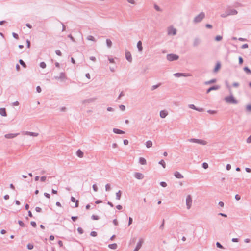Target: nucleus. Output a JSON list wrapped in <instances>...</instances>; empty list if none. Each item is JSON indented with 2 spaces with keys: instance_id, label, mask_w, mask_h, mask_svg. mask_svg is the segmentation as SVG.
<instances>
[{
  "instance_id": "nucleus-1",
  "label": "nucleus",
  "mask_w": 251,
  "mask_h": 251,
  "mask_svg": "<svg viewBox=\"0 0 251 251\" xmlns=\"http://www.w3.org/2000/svg\"><path fill=\"white\" fill-rule=\"evenodd\" d=\"M225 101L228 103L230 104H237L238 101L235 99V98L233 97L232 95L230 96L226 97L225 98Z\"/></svg>"
},
{
  "instance_id": "nucleus-2",
  "label": "nucleus",
  "mask_w": 251,
  "mask_h": 251,
  "mask_svg": "<svg viewBox=\"0 0 251 251\" xmlns=\"http://www.w3.org/2000/svg\"><path fill=\"white\" fill-rule=\"evenodd\" d=\"M204 17L205 13L203 12H201L194 18L193 22L194 23H200L204 18Z\"/></svg>"
},
{
  "instance_id": "nucleus-3",
  "label": "nucleus",
  "mask_w": 251,
  "mask_h": 251,
  "mask_svg": "<svg viewBox=\"0 0 251 251\" xmlns=\"http://www.w3.org/2000/svg\"><path fill=\"white\" fill-rule=\"evenodd\" d=\"M188 141L202 145H205L207 144V142L206 141L198 139L191 138L188 139Z\"/></svg>"
},
{
  "instance_id": "nucleus-4",
  "label": "nucleus",
  "mask_w": 251,
  "mask_h": 251,
  "mask_svg": "<svg viewBox=\"0 0 251 251\" xmlns=\"http://www.w3.org/2000/svg\"><path fill=\"white\" fill-rule=\"evenodd\" d=\"M166 57L168 61H173L178 60L179 56L176 54H168L167 55Z\"/></svg>"
},
{
  "instance_id": "nucleus-5",
  "label": "nucleus",
  "mask_w": 251,
  "mask_h": 251,
  "mask_svg": "<svg viewBox=\"0 0 251 251\" xmlns=\"http://www.w3.org/2000/svg\"><path fill=\"white\" fill-rule=\"evenodd\" d=\"M192 203V198L190 195H188L186 199V204L187 206V208L188 209H189L191 206Z\"/></svg>"
},
{
  "instance_id": "nucleus-6",
  "label": "nucleus",
  "mask_w": 251,
  "mask_h": 251,
  "mask_svg": "<svg viewBox=\"0 0 251 251\" xmlns=\"http://www.w3.org/2000/svg\"><path fill=\"white\" fill-rule=\"evenodd\" d=\"M54 78L56 80H60L62 81H64L67 79L66 74L64 72H61L60 73L59 76H55Z\"/></svg>"
},
{
  "instance_id": "nucleus-7",
  "label": "nucleus",
  "mask_w": 251,
  "mask_h": 251,
  "mask_svg": "<svg viewBox=\"0 0 251 251\" xmlns=\"http://www.w3.org/2000/svg\"><path fill=\"white\" fill-rule=\"evenodd\" d=\"M173 75L176 77H179L181 76L188 77L192 75L190 74H186L182 73H176L174 74Z\"/></svg>"
},
{
  "instance_id": "nucleus-8",
  "label": "nucleus",
  "mask_w": 251,
  "mask_h": 251,
  "mask_svg": "<svg viewBox=\"0 0 251 251\" xmlns=\"http://www.w3.org/2000/svg\"><path fill=\"white\" fill-rule=\"evenodd\" d=\"M176 34V29L173 27H169L168 29L169 35H175Z\"/></svg>"
},
{
  "instance_id": "nucleus-9",
  "label": "nucleus",
  "mask_w": 251,
  "mask_h": 251,
  "mask_svg": "<svg viewBox=\"0 0 251 251\" xmlns=\"http://www.w3.org/2000/svg\"><path fill=\"white\" fill-rule=\"evenodd\" d=\"M134 176L136 179H139V180L143 179L144 177V175L143 174H142L141 173H139V172L135 173L134 174Z\"/></svg>"
},
{
  "instance_id": "nucleus-10",
  "label": "nucleus",
  "mask_w": 251,
  "mask_h": 251,
  "mask_svg": "<svg viewBox=\"0 0 251 251\" xmlns=\"http://www.w3.org/2000/svg\"><path fill=\"white\" fill-rule=\"evenodd\" d=\"M19 134V133H8V134H6L4 135V137L5 138H7V139H12V138H14L15 137H16V136H17Z\"/></svg>"
},
{
  "instance_id": "nucleus-11",
  "label": "nucleus",
  "mask_w": 251,
  "mask_h": 251,
  "mask_svg": "<svg viewBox=\"0 0 251 251\" xmlns=\"http://www.w3.org/2000/svg\"><path fill=\"white\" fill-rule=\"evenodd\" d=\"M219 88H220V86L219 85H214V86H212L210 87V88H209L208 89H207L206 93L208 94L210 92H211V91H213V90H218Z\"/></svg>"
},
{
  "instance_id": "nucleus-12",
  "label": "nucleus",
  "mask_w": 251,
  "mask_h": 251,
  "mask_svg": "<svg viewBox=\"0 0 251 251\" xmlns=\"http://www.w3.org/2000/svg\"><path fill=\"white\" fill-rule=\"evenodd\" d=\"M23 134L26 135H29L31 136H33V137H37L39 135V134L38 133L29 132V131H25L23 133Z\"/></svg>"
},
{
  "instance_id": "nucleus-13",
  "label": "nucleus",
  "mask_w": 251,
  "mask_h": 251,
  "mask_svg": "<svg viewBox=\"0 0 251 251\" xmlns=\"http://www.w3.org/2000/svg\"><path fill=\"white\" fill-rule=\"evenodd\" d=\"M126 60L129 62H131L132 61V58L131 54L130 52L126 51Z\"/></svg>"
},
{
  "instance_id": "nucleus-14",
  "label": "nucleus",
  "mask_w": 251,
  "mask_h": 251,
  "mask_svg": "<svg viewBox=\"0 0 251 251\" xmlns=\"http://www.w3.org/2000/svg\"><path fill=\"white\" fill-rule=\"evenodd\" d=\"M201 42L200 39L199 38H195L193 41V46L194 47H197Z\"/></svg>"
},
{
  "instance_id": "nucleus-15",
  "label": "nucleus",
  "mask_w": 251,
  "mask_h": 251,
  "mask_svg": "<svg viewBox=\"0 0 251 251\" xmlns=\"http://www.w3.org/2000/svg\"><path fill=\"white\" fill-rule=\"evenodd\" d=\"M228 15H235L238 13V12L235 9H228L227 10Z\"/></svg>"
},
{
  "instance_id": "nucleus-16",
  "label": "nucleus",
  "mask_w": 251,
  "mask_h": 251,
  "mask_svg": "<svg viewBox=\"0 0 251 251\" xmlns=\"http://www.w3.org/2000/svg\"><path fill=\"white\" fill-rule=\"evenodd\" d=\"M96 100V98H90V99H85L83 101V103L85 104V103H92V102H94Z\"/></svg>"
},
{
  "instance_id": "nucleus-17",
  "label": "nucleus",
  "mask_w": 251,
  "mask_h": 251,
  "mask_svg": "<svg viewBox=\"0 0 251 251\" xmlns=\"http://www.w3.org/2000/svg\"><path fill=\"white\" fill-rule=\"evenodd\" d=\"M168 114V113L166 110H161L160 112V116L162 118H165Z\"/></svg>"
},
{
  "instance_id": "nucleus-18",
  "label": "nucleus",
  "mask_w": 251,
  "mask_h": 251,
  "mask_svg": "<svg viewBox=\"0 0 251 251\" xmlns=\"http://www.w3.org/2000/svg\"><path fill=\"white\" fill-rule=\"evenodd\" d=\"M137 47L138 48L139 52H141L143 50V47H142V43L141 41H139L137 42Z\"/></svg>"
},
{
  "instance_id": "nucleus-19",
  "label": "nucleus",
  "mask_w": 251,
  "mask_h": 251,
  "mask_svg": "<svg viewBox=\"0 0 251 251\" xmlns=\"http://www.w3.org/2000/svg\"><path fill=\"white\" fill-rule=\"evenodd\" d=\"M221 65L220 62H217L213 70L214 73H216L221 68Z\"/></svg>"
},
{
  "instance_id": "nucleus-20",
  "label": "nucleus",
  "mask_w": 251,
  "mask_h": 251,
  "mask_svg": "<svg viewBox=\"0 0 251 251\" xmlns=\"http://www.w3.org/2000/svg\"><path fill=\"white\" fill-rule=\"evenodd\" d=\"M174 176L176 178H178V179H181V178H183V175L180 173H179V172H177V171L175 172Z\"/></svg>"
},
{
  "instance_id": "nucleus-21",
  "label": "nucleus",
  "mask_w": 251,
  "mask_h": 251,
  "mask_svg": "<svg viewBox=\"0 0 251 251\" xmlns=\"http://www.w3.org/2000/svg\"><path fill=\"white\" fill-rule=\"evenodd\" d=\"M0 114L2 116H6L7 113L6 111V109L5 108H0Z\"/></svg>"
},
{
  "instance_id": "nucleus-22",
  "label": "nucleus",
  "mask_w": 251,
  "mask_h": 251,
  "mask_svg": "<svg viewBox=\"0 0 251 251\" xmlns=\"http://www.w3.org/2000/svg\"><path fill=\"white\" fill-rule=\"evenodd\" d=\"M76 154L79 158H82L84 155L83 152L80 149H79L76 152Z\"/></svg>"
},
{
  "instance_id": "nucleus-23",
  "label": "nucleus",
  "mask_w": 251,
  "mask_h": 251,
  "mask_svg": "<svg viewBox=\"0 0 251 251\" xmlns=\"http://www.w3.org/2000/svg\"><path fill=\"white\" fill-rule=\"evenodd\" d=\"M113 131L114 133L116 134H121L125 133V132L124 131L117 128H113Z\"/></svg>"
},
{
  "instance_id": "nucleus-24",
  "label": "nucleus",
  "mask_w": 251,
  "mask_h": 251,
  "mask_svg": "<svg viewBox=\"0 0 251 251\" xmlns=\"http://www.w3.org/2000/svg\"><path fill=\"white\" fill-rule=\"evenodd\" d=\"M139 162L142 165H146L147 164L146 160L143 157H140Z\"/></svg>"
},
{
  "instance_id": "nucleus-25",
  "label": "nucleus",
  "mask_w": 251,
  "mask_h": 251,
  "mask_svg": "<svg viewBox=\"0 0 251 251\" xmlns=\"http://www.w3.org/2000/svg\"><path fill=\"white\" fill-rule=\"evenodd\" d=\"M143 243V240L142 239H140L139 241V242L137 243L136 248H137L138 249H140Z\"/></svg>"
},
{
  "instance_id": "nucleus-26",
  "label": "nucleus",
  "mask_w": 251,
  "mask_h": 251,
  "mask_svg": "<svg viewBox=\"0 0 251 251\" xmlns=\"http://www.w3.org/2000/svg\"><path fill=\"white\" fill-rule=\"evenodd\" d=\"M216 79H211L210 80H209V81H205L204 82V84L205 85H209V84H212V83H214L216 82Z\"/></svg>"
},
{
  "instance_id": "nucleus-27",
  "label": "nucleus",
  "mask_w": 251,
  "mask_h": 251,
  "mask_svg": "<svg viewBox=\"0 0 251 251\" xmlns=\"http://www.w3.org/2000/svg\"><path fill=\"white\" fill-rule=\"evenodd\" d=\"M121 191L119 190L118 192L116 193V199L117 200H120L121 197Z\"/></svg>"
},
{
  "instance_id": "nucleus-28",
  "label": "nucleus",
  "mask_w": 251,
  "mask_h": 251,
  "mask_svg": "<svg viewBox=\"0 0 251 251\" xmlns=\"http://www.w3.org/2000/svg\"><path fill=\"white\" fill-rule=\"evenodd\" d=\"M108 247L111 249H116L117 248V245L116 243L109 244Z\"/></svg>"
},
{
  "instance_id": "nucleus-29",
  "label": "nucleus",
  "mask_w": 251,
  "mask_h": 251,
  "mask_svg": "<svg viewBox=\"0 0 251 251\" xmlns=\"http://www.w3.org/2000/svg\"><path fill=\"white\" fill-rule=\"evenodd\" d=\"M106 45H107V47L108 48H111L112 46V41L110 39H107L106 40Z\"/></svg>"
},
{
  "instance_id": "nucleus-30",
  "label": "nucleus",
  "mask_w": 251,
  "mask_h": 251,
  "mask_svg": "<svg viewBox=\"0 0 251 251\" xmlns=\"http://www.w3.org/2000/svg\"><path fill=\"white\" fill-rule=\"evenodd\" d=\"M152 142L150 140L147 141L146 142V146L147 148H148L151 147L152 146Z\"/></svg>"
},
{
  "instance_id": "nucleus-31",
  "label": "nucleus",
  "mask_w": 251,
  "mask_h": 251,
  "mask_svg": "<svg viewBox=\"0 0 251 251\" xmlns=\"http://www.w3.org/2000/svg\"><path fill=\"white\" fill-rule=\"evenodd\" d=\"M86 39L88 40H90V41H94V42L96 41L95 38L93 36H91V35L88 36L87 37Z\"/></svg>"
},
{
  "instance_id": "nucleus-32",
  "label": "nucleus",
  "mask_w": 251,
  "mask_h": 251,
  "mask_svg": "<svg viewBox=\"0 0 251 251\" xmlns=\"http://www.w3.org/2000/svg\"><path fill=\"white\" fill-rule=\"evenodd\" d=\"M19 63L24 67V68H26V64L25 63V62L22 60V59H20L19 61Z\"/></svg>"
},
{
  "instance_id": "nucleus-33",
  "label": "nucleus",
  "mask_w": 251,
  "mask_h": 251,
  "mask_svg": "<svg viewBox=\"0 0 251 251\" xmlns=\"http://www.w3.org/2000/svg\"><path fill=\"white\" fill-rule=\"evenodd\" d=\"M244 70L248 74H251V70L247 66L244 68Z\"/></svg>"
},
{
  "instance_id": "nucleus-34",
  "label": "nucleus",
  "mask_w": 251,
  "mask_h": 251,
  "mask_svg": "<svg viewBox=\"0 0 251 251\" xmlns=\"http://www.w3.org/2000/svg\"><path fill=\"white\" fill-rule=\"evenodd\" d=\"M159 164H160L163 168H165L166 167V163L165 162V161L163 160H161L159 162Z\"/></svg>"
},
{
  "instance_id": "nucleus-35",
  "label": "nucleus",
  "mask_w": 251,
  "mask_h": 251,
  "mask_svg": "<svg viewBox=\"0 0 251 251\" xmlns=\"http://www.w3.org/2000/svg\"><path fill=\"white\" fill-rule=\"evenodd\" d=\"M161 84L159 83L156 85H153L151 88V90L153 91L160 86Z\"/></svg>"
},
{
  "instance_id": "nucleus-36",
  "label": "nucleus",
  "mask_w": 251,
  "mask_h": 251,
  "mask_svg": "<svg viewBox=\"0 0 251 251\" xmlns=\"http://www.w3.org/2000/svg\"><path fill=\"white\" fill-rule=\"evenodd\" d=\"M154 7L156 11H159V12L162 11V9L157 4H154Z\"/></svg>"
},
{
  "instance_id": "nucleus-37",
  "label": "nucleus",
  "mask_w": 251,
  "mask_h": 251,
  "mask_svg": "<svg viewBox=\"0 0 251 251\" xmlns=\"http://www.w3.org/2000/svg\"><path fill=\"white\" fill-rule=\"evenodd\" d=\"M40 67L43 69H44L46 67V64L44 62H41L40 63Z\"/></svg>"
},
{
  "instance_id": "nucleus-38",
  "label": "nucleus",
  "mask_w": 251,
  "mask_h": 251,
  "mask_svg": "<svg viewBox=\"0 0 251 251\" xmlns=\"http://www.w3.org/2000/svg\"><path fill=\"white\" fill-rule=\"evenodd\" d=\"M222 39V36H220V35L216 36L215 37V40L216 41H221Z\"/></svg>"
},
{
  "instance_id": "nucleus-39",
  "label": "nucleus",
  "mask_w": 251,
  "mask_h": 251,
  "mask_svg": "<svg viewBox=\"0 0 251 251\" xmlns=\"http://www.w3.org/2000/svg\"><path fill=\"white\" fill-rule=\"evenodd\" d=\"M34 247V246L32 244H28L27 245V248L28 250H32Z\"/></svg>"
},
{
  "instance_id": "nucleus-40",
  "label": "nucleus",
  "mask_w": 251,
  "mask_h": 251,
  "mask_svg": "<svg viewBox=\"0 0 251 251\" xmlns=\"http://www.w3.org/2000/svg\"><path fill=\"white\" fill-rule=\"evenodd\" d=\"M111 190L110 185L109 184H107L105 185V190L106 191H109Z\"/></svg>"
},
{
  "instance_id": "nucleus-41",
  "label": "nucleus",
  "mask_w": 251,
  "mask_h": 251,
  "mask_svg": "<svg viewBox=\"0 0 251 251\" xmlns=\"http://www.w3.org/2000/svg\"><path fill=\"white\" fill-rule=\"evenodd\" d=\"M91 218L93 220H97L99 219V217L97 215H92L91 216Z\"/></svg>"
},
{
  "instance_id": "nucleus-42",
  "label": "nucleus",
  "mask_w": 251,
  "mask_h": 251,
  "mask_svg": "<svg viewBox=\"0 0 251 251\" xmlns=\"http://www.w3.org/2000/svg\"><path fill=\"white\" fill-rule=\"evenodd\" d=\"M216 246L217 248H220V249H224V247L223 245L221 244L219 242H217L216 244Z\"/></svg>"
},
{
  "instance_id": "nucleus-43",
  "label": "nucleus",
  "mask_w": 251,
  "mask_h": 251,
  "mask_svg": "<svg viewBox=\"0 0 251 251\" xmlns=\"http://www.w3.org/2000/svg\"><path fill=\"white\" fill-rule=\"evenodd\" d=\"M202 167H203L204 169H207V168H208V164H207V163H206V162H204V163H202Z\"/></svg>"
},
{
  "instance_id": "nucleus-44",
  "label": "nucleus",
  "mask_w": 251,
  "mask_h": 251,
  "mask_svg": "<svg viewBox=\"0 0 251 251\" xmlns=\"http://www.w3.org/2000/svg\"><path fill=\"white\" fill-rule=\"evenodd\" d=\"M246 109L247 111L251 112V105H247Z\"/></svg>"
},
{
  "instance_id": "nucleus-45",
  "label": "nucleus",
  "mask_w": 251,
  "mask_h": 251,
  "mask_svg": "<svg viewBox=\"0 0 251 251\" xmlns=\"http://www.w3.org/2000/svg\"><path fill=\"white\" fill-rule=\"evenodd\" d=\"M77 231L80 234H82L84 232L83 229L81 227H78L77 228Z\"/></svg>"
},
{
  "instance_id": "nucleus-46",
  "label": "nucleus",
  "mask_w": 251,
  "mask_h": 251,
  "mask_svg": "<svg viewBox=\"0 0 251 251\" xmlns=\"http://www.w3.org/2000/svg\"><path fill=\"white\" fill-rule=\"evenodd\" d=\"M188 106L190 108L194 109L195 110L197 109V108L194 104H189Z\"/></svg>"
},
{
  "instance_id": "nucleus-47",
  "label": "nucleus",
  "mask_w": 251,
  "mask_h": 251,
  "mask_svg": "<svg viewBox=\"0 0 251 251\" xmlns=\"http://www.w3.org/2000/svg\"><path fill=\"white\" fill-rule=\"evenodd\" d=\"M18 224H19V225L21 226V227H24L25 226V224L23 223V221H21V220H19L18 221Z\"/></svg>"
},
{
  "instance_id": "nucleus-48",
  "label": "nucleus",
  "mask_w": 251,
  "mask_h": 251,
  "mask_svg": "<svg viewBox=\"0 0 251 251\" xmlns=\"http://www.w3.org/2000/svg\"><path fill=\"white\" fill-rule=\"evenodd\" d=\"M160 185L163 187H166L167 186V183L165 182L162 181L160 183Z\"/></svg>"
},
{
  "instance_id": "nucleus-49",
  "label": "nucleus",
  "mask_w": 251,
  "mask_h": 251,
  "mask_svg": "<svg viewBox=\"0 0 251 251\" xmlns=\"http://www.w3.org/2000/svg\"><path fill=\"white\" fill-rule=\"evenodd\" d=\"M12 35H13V37L15 38L16 39H19V36L18 35L15 33V32H13L12 33Z\"/></svg>"
},
{
  "instance_id": "nucleus-50",
  "label": "nucleus",
  "mask_w": 251,
  "mask_h": 251,
  "mask_svg": "<svg viewBox=\"0 0 251 251\" xmlns=\"http://www.w3.org/2000/svg\"><path fill=\"white\" fill-rule=\"evenodd\" d=\"M90 235L93 237H96L97 235V233L96 231H92L90 233Z\"/></svg>"
},
{
  "instance_id": "nucleus-51",
  "label": "nucleus",
  "mask_w": 251,
  "mask_h": 251,
  "mask_svg": "<svg viewBox=\"0 0 251 251\" xmlns=\"http://www.w3.org/2000/svg\"><path fill=\"white\" fill-rule=\"evenodd\" d=\"M55 53L58 56H62V53L60 50H56Z\"/></svg>"
},
{
  "instance_id": "nucleus-52",
  "label": "nucleus",
  "mask_w": 251,
  "mask_h": 251,
  "mask_svg": "<svg viewBox=\"0 0 251 251\" xmlns=\"http://www.w3.org/2000/svg\"><path fill=\"white\" fill-rule=\"evenodd\" d=\"M92 187L95 192H97L98 191V189L96 184H93Z\"/></svg>"
},
{
  "instance_id": "nucleus-53",
  "label": "nucleus",
  "mask_w": 251,
  "mask_h": 251,
  "mask_svg": "<svg viewBox=\"0 0 251 251\" xmlns=\"http://www.w3.org/2000/svg\"><path fill=\"white\" fill-rule=\"evenodd\" d=\"M228 16H229V15H228L227 11L225 13H223V14H221V16L223 18H226Z\"/></svg>"
},
{
  "instance_id": "nucleus-54",
  "label": "nucleus",
  "mask_w": 251,
  "mask_h": 251,
  "mask_svg": "<svg viewBox=\"0 0 251 251\" xmlns=\"http://www.w3.org/2000/svg\"><path fill=\"white\" fill-rule=\"evenodd\" d=\"M119 108L122 111H125L126 109V107L124 105H120Z\"/></svg>"
},
{
  "instance_id": "nucleus-55",
  "label": "nucleus",
  "mask_w": 251,
  "mask_h": 251,
  "mask_svg": "<svg viewBox=\"0 0 251 251\" xmlns=\"http://www.w3.org/2000/svg\"><path fill=\"white\" fill-rule=\"evenodd\" d=\"M30 224L33 227H36L37 226L36 223L34 221H31Z\"/></svg>"
},
{
  "instance_id": "nucleus-56",
  "label": "nucleus",
  "mask_w": 251,
  "mask_h": 251,
  "mask_svg": "<svg viewBox=\"0 0 251 251\" xmlns=\"http://www.w3.org/2000/svg\"><path fill=\"white\" fill-rule=\"evenodd\" d=\"M164 219L163 220L162 223L160 226L159 228L160 229L162 230L163 229V228H164Z\"/></svg>"
},
{
  "instance_id": "nucleus-57",
  "label": "nucleus",
  "mask_w": 251,
  "mask_h": 251,
  "mask_svg": "<svg viewBox=\"0 0 251 251\" xmlns=\"http://www.w3.org/2000/svg\"><path fill=\"white\" fill-rule=\"evenodd\" d=\"M68 37H69L73 42H75V39L72 36L71 34H69L68 36Z\"/></svg>"
},
{
  "instance_id": "nucleus-58",
  "label": "nucleus",
  "mask_w": 251,
  "mask_h": 251,
  "mask_svg": "<svg viewBox=\"0 0 251 251\" xmlns=\"http://www.w3.org/2000/svg\"><path fill=\"white\" fill-rule=\"evenodd\" d=\"M243 63V59L241 56H239V64H242Z\"/></svg>"
},
{
  "instance_id": "nucleus-59",
  "label": "nucleus",
  "mask_w": 251,
  "mask_h": 251,
  "mask_svg": "<svg viewBox=\"0 0 251 251\" xmlns=\"http://www.w3.org/2000/svg\"><path fill=\"white\" fill-rule=\"evenodd\" d=\"M235 199L237 200V201H239L240 199H241V197L238 194H236L235 196Z\"/></svg>"
},
{
  "instance_id": "nucleus-60",
  "label": "nucleus",
  "mask_w": 251,
  "mask_h": 251,
  "mask_svg": "<svg viewBox=\"0 0 251 251\" xmlns=\"http://www.w3.org/2000/svg\"><path fill=\"white\" fill-rule=\"evenodd\" d=\"M46 176H42L40 178V181L41 182H45L46 181Z\"/></svg>"
},
{
  "instance_id": "nucleus-61",
  "label": "nucleus",
  "mask_w": 251,
  "mask_h": 251,
  "mask_svg": "<svg viewBox=\"0 0 251 251\" xmlns=\"http://www.w3.org/2000/svg\"><path fill=\"white\" fill-rule=\"evenodd\" d=\"M35 210L37 212H41L42 211V209L39 207H36L35 208Z\"/></svg>"
},
{
  "instance_id": "nucleus-62",
  "label": "nucleus",
  "mask_w": 251,
  "mask_h": 251,
  "mask_svg": "<svg viewBox=\"0 0 251 251\" xmlns=\"http://www.w3.org/2000/svg\"><path fill=\"white\" fill-rule=\"evenodd\" d=\"M207 112L211 114H214L216 113V111L214 110H208Z\"/></svg>"
},
{
  "instance_id": "nucleus-63",
  "label": "nucleus",
  "mask_w": 251,
  "mask_h": 251,
  "mask_svg": "<svg viewBox=\"0 0 251 251\" xmlns=\"http://www.w3.org/2000/svg\"><path fill=\"white\" fill-rule=\"evenodd\" d=\"M133 222V219L131 217H129V221H128V226H129Z\"/></svg>"
},
{
  "instance_id": "nucleus-64",
  "label": "nucleus",
  "mask_w": 251,
  "mask_h": 251,
  "mask_svg": "<svg viewBox=\"0 0 251 251\" xmlns=\"http://www.w3.org/2000/svg\"><path fill=\"white\" fill-rule=\"evenodd\" d=\"M247 142L248 143H251V135H250L247 139Z\"/></svg>"
}]
</instances>
